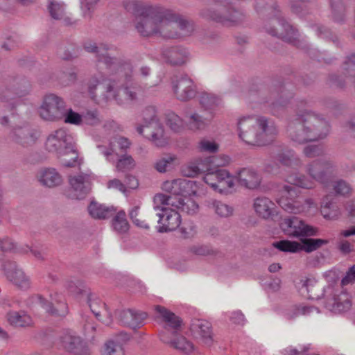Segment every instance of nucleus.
I'll return each mask as SVG.
<instances>
[{"instance_id":"1","label":"nucleus","mask_w":355,"mask_h":355,"mask_svg":"<svg viewBox=\"0 0 355 355\" xmlns=\"http://www.w3.org/2000/svg\"><path fill=\"white\" fill-rule=\"evenodd\" d=\"M306 100L299 101L296 105V117L288 126L291 139L298 143L323 139L330 132L329 123L320 114L305 108Z\"/></svg>"},{"instance_id":"2","label":"nucleus","mask_w":355,"mask_h":355,"mask_svg":"<svg viewBox=\"0 0 355 355\" xmlns=\"http://www.w3.org/2000/svg\"><path fill=\"white\" fill-rule=\"evenodd\" d=\"M255 8L259 15L267 17L263 27L267 34L297 48H306V45L299 39L298 31L281 15L276 0H258Z\"/></svg>"},{"instance_id":"3","label":"nucleus","mask_w":355,"mask_h":355,"mask_svg":"<svg viewBox=\"0 0 355 355\" xmlns=\"http://www.w3.org/2000/svg\"><path fill=\"white\" fill-rule=\"evenodd\" d=\"M239 137L246 144L262 146L270 144L277 135L274 122L264 116H247L238 121Z\"/></svg>"},{"instance_id":"4","label":"nucleus","mask_w":355,"mask_h":355,"mask_svg":"<svg viewBox=\"0 0 355 355\" xmlns=\"http://www.w3.org/2000/svg\"><path fill=\"white\" fill-rule=\"evenodd\" d=\"M83 47L87 53L94 54L97 61L103 63L112 73L119 74L126 82L132 80L133 67L130 62L112 55V51L116 50L114 46L86 41L83 42Z\"/></svg>"},{"instance_id":"5","label":"nucleus","mask_w":355,"mask_h":355,"mask_svg":"<svg viewBox=\"0 0 355 355\" xmlns=\"http://www.w3.org/2000/svg\"><path fill=\"white\" fill-rule=\"evenodd\" d=\"M199 15L207 21L226 27L239 26L246 18L245 14L229 0H209L207 6L200 10Z\"/></svg>"},{"instance_id":"6","label":"nucleus","mask_w":355,"mask_h":355,"mask_svg":"<svg viewBox=\"0 0 355 355\" xmlns=\"http://www.w3.org/2000/svg\"><path fill=\"white\" fill-rule=\"evenodd\" d=\"M45 147L49 153L56 155L64 167H75L80 164L73 138L64 129L51 133L46 139Z\"/></svg>"},{"instance_id":"7","label":"nucleus","mask_w":355,"mask_h":355,"mask_svg":"<svg viewBox=\"0 0 355 355\" xmlns=\"http://www.w3.org/2000/svg\"><path fill=\"white\" fill-rule=\"evenodd\" d=\"M143 120L144 124L137 128V132L143 135L145 131V136L150 139L157 146H164L167 140L164 135L163 126L157 118L155 107L148 106L145 108L143 111Z\"/></svg>"},{"instance_id":"8","label":"nucleus","mask_w":355,"mask_h":355,"mask_svg":"<svg viewBox=\"0 0 355 355\" xmlns=\"http://www.w3.org/2000/svg\"><path fill=\"white\" fill-rule=\"evenodd\" d=\"M166 11L162 6H149L135 19V28L141 36L150 37L158 35L160 17L165 16Z\"/></svg>"},{"instance_id":"9","label":"nucleus","mask_w":355,"mask_h":355,"mask_svg":"<svg viewBox=\"0 0 355 355\" xmlns=\"http://www.w3.org/2000/svg\"><path fill=\"white\" fill-rule=\"evenodd\" d=\"M263 103H267L274 115L284 109L293 97V93L284 85H272L261 94Z\"/></svg>"},{"instance_id":"10","label":"nucleus","mask_w":355,"mask_h":355,"mask_svg":"<svg viewBox=\"0 0 355 355\" xmlns=\"http://www.w3.org/2000/svg\"><path fill=\"white\" fill-rule=\"evenodd\" d=\"M199 103L202 107L208 112L204 114H199L198 113L185 114L191 130L203 129L207 125L213 118L211 110L216 105V98L210 94L202 93L199 98Z\"/></svg>"},{"instance_id":"11","label":"nucleus","mask_w":355,"mask_h":355,"mask_svg":"<svg viewBox=\"0 0 355 355\" xmlns=\"http://www.w3.org/2000/svg\"><path fill=\"white\" fill-rule=\"evenodd\" d=\"M66 105L63 99L55 94L45 96L39 108L40 117L47 121H57L64 117Z\"/></svg>"},{"instance_id":"12","label":"nucleus","mask_w":355,"mask_h":355,"mask_svg":"<svg viewBox=\"0 0 355 355\" xmlns=\"http://www.w3.org/2000/svg\"><path fill=\"white\" fill-rule=\"evenodd\" d=\"M154 209L156 213L149 214V220L155 221L158 218L157 232L159 233L168 232L175 230L179 227L181 219L180 214L173 209L155 206Z\"/></svg>"},{"instance_id":"13","label":"nucleus","mask_w":355,"mask_h":355,"mask_svg":"<svg viewBox=\"0 0 355 355\" xmlns=\"http://www.w3.org/2000/svg\"><path fill=\"white\" fill-rule=\"evenodd\" d=\"M280 227L286 235L296 238L316 236L318 232L317 227L306 223L295 216L284 218L280 223Z\"/></svg>"},{"instance_id":"14","label":"nucleus","mask_w":355,"mask_h":355,"mask_svg":"<svg viewBox=\"0 0 355 355\" xmlns=\"http://www.w3.org/2000/svg\"><path fill=\"white\" fill-rule=\"evenodd\" d=\"M327 243H328V241L325 239L304 238L301 239V243L297 241L282 240L274 243L273 246L282 252L295 253L304 250L310 253Z\"/></svg>"},{"instance_id":"15","label":"nucleus","mask_w":355,"mask_h":355,"mask_svg":"<svg viewBox=\"0 0 355 355\" xmlns=\"http://www.w3.org/2000/svg\"><path fill=\"white\" fill-rule=\"evenodd\" d=\"M171 84L177 99L180 101H189L196 96V85L193 80L186 74L173 76Z\"/></svg>"},{"instance_id":"16","label":"nucleus","mask_w":355,"mask_h":355,"mask_svg":"<svg viewBox=\"0 0 355 355\" xmlns=\"http://www.w3.org/2000/svg\"><path fill=\"white\" fill-rule=\"evenodd\" d=\"M334 166L328 160L316 159L306 166V172L315 181L327 185L334 178Z\"/></svg>"},{"instance_id":"17","label":"nucleus","mask_w":355,"mask_h":355,"mask_svg":"<svg viewBox=\"0 0 355 355\" xmlns=\"http://www.w3.org/2000/svg\"><path fill=\"white\" fill-rule=\"evenodd\" d=\"M113 80L109 79L103 82L92 80L88 85V92L91 98L98 104L112 100Z\"/></svg>"},{"instance_id":"18","label":"nucleus","mask_w":355,"mask_h":355,"mask_svg":"<svg viewBox=\"0 0 355 355\" xmlns=\"http://www.w3.org/2000/svg\"><path fill=\"white\" fill-rule=\"evenodd\" d=\"M94 175L92 173L80 172L74 175H70L69 182L74 191L77 199H83L92 190Z\"/></svg>"},{"instance_id":"19","label":"nucleus","mask_w":355,"mask_h":355,"mask_svg":"<svg viewBox=\"0 0 355 355\" xmlns=\"http://www.w3.org/2000/svg\"><path fill=\"white\" fill-rule=\"evenodd\" d=\"M191 336L204 345L211 347L214 343L211 324L206 320L193 318L190 323Z\"/></svg>"},{"instance_id":"20","label":"nucleus","mask_w":355,"mask_h":355,"mask_svg":"<svg viewBox=\"0 0 355 355\" xmlns=\"http://www.w3.org/2000/svg\"><path fill=\"white\" fill-rule=\"evenodd\" d=\"M62 347L73 355H89L90 350L84 340L76 333L65 331L60 337Z\"/></svg>"},{"instance_id":"21","label":"nucleus","mask_w":355,"mask_h":355,"mask_svg":"<svg viewBox=\"0 0 355 355\" xmlns=\"http://www.w3.org/2000/svg\"><path fill=\"white\" fill-rule=\"evenodd\" d=\"M39 137V131L28 125L15 127L10 132L12 141L26 148L34 145Z\"/></svg>"},{"instance_id":"22","label":"nucleus","mask_w":355,"mask_h":355,"mask_svg":"<svg viewBox=\"0 0 355 355\" xmlns=\"http://www.w3.org/2000/svg\"><path fill=\"white\" fill-rule=\"evenodd\" d=\"M270 156L279 164L288 168H297L302 164L300 159L294 151L284 146L272 147L270 152Z\"/></svg>"},{"instance_id":"23","label":"nucleus","mask_w":355,"mask_h":355,"mask_svg":"<svg viewBox=\"0 0 355 355\" xmlns=\"http://www.w3.org/2000/svg\"><path fill=\"white\" fill-rule=\"evenodd\" d=\"M28 304L32 307H41L47 313L55 316H65L68 313L67 305L65 302L59 300L56 304L46 300L40 295H35L29 297Z\"/></svg>"},{"instance_id":"24","label":"nucleus","mask_w":355,"mask_h":355,"mask_svg":"<svg viewBox=\"0 0 355 355\" xmlns=\"http://www.w3.org/2000/svg\"><path fill=\"white\" fill-rule=\"evenodd\" d=\"M3 268L8 279L17 287L27 289L30 287V280L17 264L11 261H6L3 264Z\"/></svg>"},{"instance_id":"25","label":"nucleus","mask_w":355,"mask_h":355,"mask_svg":"<svg viewBox=\"0 0 355 355\" xmlns=\"http://www.w3.org/2000/svg\"><path fill=\"white\" fill-rule=\"evenodd\" d=\"M67 287L71 293L75 295L83 296L85 295L87 302L91 309V311L98 318V320H101L99 318L101 316L100 312L96 310V305H97L98 303V300L92 299V295L89 288H88L82 281L77 279H71L67 282Z\"/></svg>"},{"instance_id":"26","label":"nucleus","mask_w":355,"mask_h":355,"mask_svg":"<svg viewBox=\"0 0 355 355\" xmlns=\"http://www.w3.org/2000/svg\"><path fill=\"white\" fill-rule=\"evenodd\" d=\"M167 12L166 16L160 17L158 26V35L164 38H175L179 37L178 33L175 31V20L178 19V14L164 8Z\"/></svg>"},{"instance_id":"27","label":"nucleus","mask_w":355,"mask_h":355,"mask_svg":"<svg viewBox=\"0 0 355 355\" xmlns=\"http://www.w3.org/2000/svg\"><path fill=\"white\" fill-rule=\"evenodd\" d=\"M162 55L168 64L172 66H180L188 61L189 53L183 46H174L164 47Z\"/></svg>"},{"instance_id":"28","label":"nucleus","mask_w":355,"mask_h":355,"mask_svg":"<svg viewBox=\"0 0 355 355\" xmlns=\"http://www.w3.org/2000/svg\"><path fill=\"white\" fill-rule=\"evenodd\" d=\"M31 84L28 80L24 77H17L9 83L3 96L4 100L8 101L15 97H22L31 92Z\"/></svg>"},{"instance_id":"29","label":"nucleus","mask_w":355,"mask_h":355,"mask_svg":"<svg viewBox=\"0 0 355 355\" xmlns=\"http://www.w3.org/2000/svg\"><path fill=\"white\" fill-rule=\"evenodd\" d=\"M116 315L123 325L132 329L141 327L147 318L146 312L135 309L117 311Z\"/></svg>"},{"instance_id":"30","label":"nucleus","mask_w":355,"mask_h":355,"mask_svg":"<svg viewBox=\"0 0 355 355\" xmlns=\"http://www.w3.org/2000/svg\"><path fill=\"white\" fill-rule=\"evenodd\" d=\"M37 179L41 185L54 188L62 184L63 179L60 173L54 168H42L37 171Z\"/></svg>"},{"instance_id":"31","label":"nucleus","mask_w":355,"mask_h":355,"mask_svg":"<svg viewBox=\"0 0 355 355\" xmlns=\"http://www.w3.org/2000/svg\"><path fill=\"white\" fill-rule=\"evenodd\" d=\"M254 208L256 213L264 219L274 220L277 216V206L266 197H258L254 200Z\"/></svg>"},{"instance_id":"32","label":"nucleus","mask_w":355,"mask_h":355,"mask_svg":"<svg viewBox=\"0 0 355 355\" xmlns=\"http://www.w3.org/2000/svg\"><path fill=\"white\" fill-rule=\"evenodd\" d=\"M237 179L239 184L250 189H254L259 187L261 177L253 168H243L237 173Z\"/></svg>"},{"instance_id":"33","label":"nucleus","mask_w":355,"mask_h":355,"mask_svg":"<svg viewBox=\"0 0 355 355\" xmlns=\"http://www.w3.org/2000/svg\"><path fill=\"white\" fill-rule=\"evenodd\" d=\"M89 216L94 219L105 220L113 216L116 213V208L113 206H106L95 200L91 201L87 207Z\"/></svg>"},{"instance_id":"34","label":"nucleus","mask_w":355,"mask_h":355,"mask_svg":"<svg viewBox=\"0 0 355 355\" xmlns=\"http://www.w3.org/2000/svg\"><path fill=\"white\" fill-rule=\"evenodd\" d=\"M287 182L291 185H284L283 188L291 198L294 197L292 193L296 194L295 186L304 189H311L313 184L305 175L300 174L290 175L287 178Z\"/></svg>"},{"instance_id":"35","label":"nucleus","mask_w":355,"mask_h":355,"mask_svg":"<svg viewBox=\"0 0 355 355\" xmlns=\"http://www.w3.org/2000/svg\"><path fill=\"white\" fill-rule=\"evenodd\" d=\"M351 302L346 294L341 295H334L327 302V307L332 312L341 313L349 309Z\"/></svg>"},{"instance_id":"36","label":"nucleus","mask_w":355,"mask_h":355,"mask_svg":"<svg viewBox=\"0 0 355 355\" xmlns=\"http://www.w3.org/2000/svg\"><path fill=\"white\" fill-rule=\"evenodd\" d=\"M196 186V182L192 180L187 179H176L175 180V190L174 196H178L182 198H186L195 193L193 190Z\"/></svg>"},{"instance_id":"37","label":"nucleus","mask_w":355,"mask_h":355,"mask_svg":"<svg viewBox=\"0 0 355 355\" xmlns=\"http://www.w3.org/2000/svg\"><path fill=\"white\" fill-rule=\"evenodd\" d=\"M302 291L307 293V297L312 300L321 298L324 293L323 290L315 279H306L302 284Z\"/></svg>"},{"instance_id":"38","label":"nucleus","mask_w":355,"mask_h":355,"mask_svg":"<svg viewBox=\"0 0 355 355\" xmlns=\"http://www.w3.org/2000/svg\"><path fill=\"white\" fill-rule=\"evenodd\" d=\"M331 18L334 21L343 24L346 21V8L342 0H330Z\"/></svg>"},{"instance_id":"39","label":"nucleus","mask_w":355,"mask_h":355,"mask_svg":"<svg viewBox=\"0 0 355 355\" xmlns=\"http://www.w3.org/2000/svg\"><path fill=\"white\" fill-rule=\"evenodd\" d=\"M155 310L160 314L164 322L172 328L177 329L181 326L182 320L180 318L165 307L157 305L155 306Z\"/></svg>"},{"instance_id":"40","label":"nucleus","mask_w":355,"mask_h":355,"mask_svg":"<svg viewBox=\"0 0 355 355\" xmlns=\"http://www.w3.org/2000/svg\"><path fill=\"white\" fill-rule=\"evenodd\" d=\"M80 51L81 49L77 45L61 44L57 49V54L62 60H70L77 58Z\"/></svg>"},{"instance_id":"41","label":"nucleus","mask_w":355,"mask_h":355,"mask_svg":"<svg viewBox=\"0 0 355 355\" xmlns=\"http://www.w3.org/2000/svg\"><path fill=\"white\" fill-rule=\"evenodd\" d=\"M209 207L221 218H228L234 212V208L232 206L217 200H212L210 202Z\"/></svg>"},{"instance_id":"42","label":"nucleus","mask_w":355,"mask_h":355,"mask_svg":"<svg viewBox=\"0 0 355 355\" xmlns=\"http://www.w3.org/2000/svg\"><path fill=\"white\" fill-rule=\"evenodd\" d=\"M154 200L155 203H159L162 205H171L180 209L182 198L174 195L158 193L155 196Z\"/></svg>"},{"instance_id":"43","label":"nucleus","mask_w":355,"mask_h":355,"mask_svg":"<svg viewBox=\"0 0 355 355\" xmlns=\"http://www.w3.org/2000/svg\"><path fill=\"white\" fill-rule=\"evenodd\" d=\"M195 162L198 168H199L200 174L205 172L208 173L209 171L214 169L215 166L222 165L218 159L214 156L207 157L205 158H198L195 159Z\"/></svg>"},{"instance_id":"44","label":"nucleus","mask_w":355,"mask_h":355,"mask_svg":"<svg viewBox=\"0 0 355 355\" xmlns=\"http://www.w3.org/2000/svg\"><path fill=\"white\" fill-rule=\"evenodd\" d=\"M8 320L10 324L15 327H24L31 325L32 323V320L29 315L19 312H10L8 314Z\"/></svg>"},{"instance_id":"45","label":"nucleus","mask_w":355,"mask_h":355,"mask_svg":"<svg viewBox=\"0 0 355 355\" xmlns=\"http://www.w3.org/2000/svg\"><path fill=\"white\" fill-rule=\"evenodd\" d=\"M164 342L168 343L171 347L184 353H189L193 350V345L185 337L180 336L170 342H166L162 338Z\"/></svg>"},{"instance_id":"46","label":"nucleus","mask_w":355,"mask_h":355,"mask_svg":"<svg viewBox=\"0 0 355 355\" xmlns=\"http://www.w3.org/2000/svg\"><path fill=\"white\" fill-rule=\"evenodd\" d=\"M112 226L116 231L120 233H124L128 230L129 224L126 220L124 211H119L113 218Z\"/></svg>"},{"instance_id":"47","label":"nucleus","mask_w":355,"mask_h":355,"mask_svg":"<svg viewBox=\"0 0 355 355\" xmlns=\"http://www.w3.org/2000/svg\"><path fill=\"white\" fill-rule=\"evenodd\" d=\"M175 26L178 27L181 31L178 33L179 37L190 35L194 30L193 23L182 17L179 14L178 19L175 20Z\"/></svg>"},{"instance_id":"48","label":"nucleus","mask_w":355,"mask_h":355,"mask_svg":"<svg viewBox=\"0 0 355 355\" xmlns=\"http://www.w3.org/2000/svg\"><path fill=\"white\" fill-rule=\"evenodd\" d=\"M100 0H80L82 16L86 19H91L96 6Z\"/></svg>"},{"instance_id":"49","label":"nucleus","mask_w":355,"mask_h":355,"mask_svg":"<svg viewBox=\"0 0 355 355\" xmlns=\"http://www.w3.org/2000/svg\"><path fill=\"white\" fill-rule=\"evenodd\" d=\"M175 157L171 155H166L160 157L155 164V168L160 173H164L173 167V162Z\"/></svg>"},{"instance_id":"50","label":"nucleus","mask_w":355,"mask_h":355,"mask_svg":"<svg viewBox=\"0 0 355 355\" xmlns=\"http://www.w3.org/2000/svg\"><path fill=\"white\" fill-rule=\"evenodd\" d=\"M166 125L175 132H179L183 129L182 120L174 112L166 114Z\"/></svg>"},{"instance_id":"51","label":"nucleus","mask_w":355,"mask_h":355,"mask_svg":"<svg viewBox=\"0 0 355 355\" xmlns=\"http://www.w3.org/2000/svg\"><path fill=\"white\" fill-rule=\"evenodd\" d=\"M313 307L310 306H293L286 312L288 320H293L300 315H306L312 311Z\"/></svg>"},{"instance_id":"52","label":"nucleus","mask_w":355,"mask_h":355,"mask_svg":"<svg viewBox=\"0 0 355 355\" xmlns=\"http://www.w3.org/2000/svg\"><path fill=\"white\" fill-rule=\"evenodd\" d=\"M50 16L55 20H62L64 15V6L57 1H50L48 6Z\"/></svg>"},{"instance_id":"53","label":"nucleus","mask_w":355,"mask_h":355,"mask_svg":"<svg viewBox=\"0 0 355 355\" xmlns=\"http://www.w3.org/2000/svg\"><path fill=\"white\" fill-rule=\"evenodd\" d=\"M135 166V162L130 155L121 156L116 163V168L119 171H130Z\"/></svg>"},{"instance_id":"54","label":"nucleus","mask_w":355,"mask_h":355,"mask_svg":"<svg viewBox=\"0 0 355 355\" xmlns=\"http://www.w3.org/2000/svg\"><path fill=\"white\" fill-rule=\"evenodd\" d=\"M113 98L119 105L129 104L124 87L117 88L116 83L113 80Z\"/></svg>"},{"instance_id":"55","label":"nucleus","mask_w":355,"mask_h":355,"mask_svg":"<svg viewBox=\"0 0 355 355\" xmlns=\"http://www.w3.org/2000/svg\"><path fill=\"white\" fill-rule=\"evenodd\" d=\"M63 119L66 123L78 125L83 123V114L74 112L71 108H65Z\"/></svg>"},{"instance_id":"56","label":"nucleus","mask_w":355,"mask_h":355,"mask_svg":"<svg viewBox=\"0 0 355 355\" xmlns=\"http://www.w3.org/2000/svg\"><path fill=\"white\" fill-rule=\"evenodd\" d=\"M103 355H124L121 345L116 344L114 340H109L105 344Z\"/></svg>"},{"instance_id":"57","label":"nucleus","mask_w":355,"mask_h":355,"mask_svg":"<svg viewBox=\"0 0 355 355\" xmlns=\"http://www.w3.org/2000/svg\"><path fill=\"white\" fill-rule=\"evenodd\" d=\"M336 208V206L331 201L324 200L321 211L324 218L333 219L338 215V211Z\"/></svg>"},{"instance_id":"58","label":"nucleus","mask_w":355,"mask_h":355,"mask_svg":"<svg viewBox=\"0 0 355 355\" xmlns=\"http://www.w3.org/2000/svg\"><path fill=\"white\" fill-rule=\"evenodd\" d=\"M101 121L98 112L96 110H88L83 114V122L87 125H96Z\"/></svg>"},{"instance_id":"59","label":"nucleus","mask_w":355,"mask_h":355,"mask_svg":"<svg viewBox=\"0 0 355 355\" xmlns=\"http://www.w3.org/2000/svg\"><path fill=\"white\" fill-rule=\"evenodd\" d=\"M343 70L346 75L355 77V53H352L346 57L343 64Z\"/></svg>"},{"instance_id":"60","label":"nucleus","mask_w":355,"mask_h":355,"mask_svg":"<svg viewBox=\"0 0 355 355\" xmlns=\"http://www.w3.org/2000/svg\"><path fill=\"white\" fill-rule=\"evenodd\" d=\"M180 236L184 239L193 238L196 234V227L193 223H184L180 227Z\"/></svg>"},{"instance_id":"61","label":"nucleus","mask_w":355,"mask_h":355,"mask_svg":"<svg viewBox=\"0 0 355 355\" xmlns=\"http://www.w3.org/2000/svg\"><path fill=\"white\" fill-rule=\"evenodd\" d=\"M198 208V204L190 198H182L180 210L189 214H194Z\"/></svg>"},{"instance_id":"62","label":"nucleus","mask_w":355,"mask_h":355,"mask_svg":"<svg viewBox=\"0 0 355 355\" xmlns=\"http://www.w3.org/2000/svg\"><path fill=\"white\" fill-rule=\"evenodd\" d=\"M124 89L126 92L129 103L135 102L138 99V95L141 92V87L139 85L132 84L129 86H125Z\"/></svg>"},{"instance_id":"63","label":"nucleus","mask_w":355,"mask_h":355,"mask_svg":"<svg viewBox=\"0 0 355 355\" xmlns=\"http://www.w3.org/2000/svg\"><path fill=\"white\" fill-rule=\"evenodd\" d=\"M303 152L306 157L313 158L322 155L324 153V149L320 145L313 144L306 146Z\"/></svg>"},{"instance_id":"64","label":"nucleus","mask_w":355,"mask_h":355,"mask_svg":"<svg viewBox=\"0 0 355 355\" xmlns=\"http://www.w3.org/2000/svg\"><path fill=\"white\" fill-rule=\"evenodd\" d=\"M182 172L184 176L191 178L196 177L200 174L199 168H198L195 160L184 166Z\"/></svg>"}]
</instances>
